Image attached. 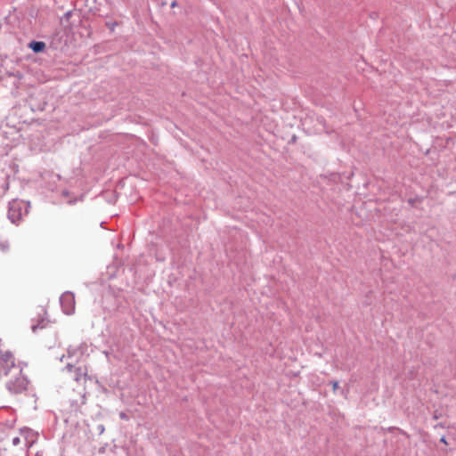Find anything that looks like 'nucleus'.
I'll use <instances>...</instances> for the list:
<instances>
[{"instance_id": "obj_1", "label": "nucleus", "mask_w": 456, "mask_h": 456, "mask_svg": "<svg viewBox=\"0 0 456 456\" xmlns=\"http://www.w3.org/2000/svg\"><path fill=\"white\" fill-rule=\"evenodd\" d=\"M0 381L12 394H20L28 387V381L22 368L15 363L14 357L8 351L0 350Z\"/></svg>"}, {"instance_id": "obj_2", "label": "nucleus", "mask_w": 456, "mask_h": 456, "mask_svg": "<svg viewBox=\"0 0 456 456\" xmlns=\"http://www.w3.org/2000/svg\"><path fill=\"white\" fill-rule=\"evenodd\" d=\"M67 370L72 374L73 379L76 381L78 387H82L85 389L86 382L90 379L88 376V368L86 365L75 366L68 364L66 366Z\"/></svg>"}, {"instance_id": "obj_3", "label": "nucleus", "mask_w": 456, "mask_h": 456, "mask_svg": "<svg viewBox=\"0 0 456 456\" xmlns=\"http://www.w3.org/2000/svg\"><path fill=\"white\" fill-rule=\"evenodd\" d=\"M75 296L71 292H65L61 297V305L66 314H71L75 311Z\"/></svg>"}, {"instance_id": "obj_4", "label": "nucleus", "mask_w": 456, "mask_h": 456, "mask_svg": "<svg viewBox=\"0 0 456 456\" xmlns=\"http://www.w3.org/2000/svg\"><path fill=\"white\" fill-rule=\"evenodd\" d=\"M29 47L35 52L39 53L45 50V44L44 42L33 41L29 44Z\"/></svg>"}, {"instance_id": "obj_5", "label": "nucleus", "mask_w": 456, "mask_h": 456, "mask_svg": "<svg viewBox=\"0 0 456 456\" xmlns=\"http://www.w3.org/2000/svg\"><path fill=\"white\" fill-rule=\"evenodd\" d=\"M48 324V320L42 318L37 324L32 325V330L36 332L38 329H44Z\"/></svg>"}, {"instance_id": "obj_6", "label": "nucleus", "mask_w": 456, "mask_h": 456, "mask_svg": "<svg viewBox=\"0 0 456 456\" xmlns=\"http://www.w3.org/2000/svg\"><path fill=\"white\" fill-rule=\"evenodd\" d=\"M331 386H332V390H333V393H336L337 390L338 389L339 386H338V381H331L330 382Z\"/></svg>"}, {"instance_id": "obj_7", "label": "nucleus", "mask_w": 456, "mask_h": 456, "mask_svg": "<svg viewBox=\"0 0 456 456\" xmlns=\"http://www.w3.org/2000/svg\"><path fill=\"white\" fill-rule=\"evenodd\" d=\"M20 440L19 437H14L12 438V444L13 445H18L20 444Z\"/></svg>"}, {"instance_id": "obj_8", "label": "nucleus", "mask_w": 456, "mask_h": 456, "mask_svg": "<svg viewBox=\"0 0 456 456\" xmlns=\"http://www.w3.org/2000/svg\"><path fill=\"white\" fill-rule=\"evenodd\" d=\"M440 441H441L442 443L445 444H447V442H446V440H445V437H442V438L440 439Z\"/></svg>"}]
</instances>
